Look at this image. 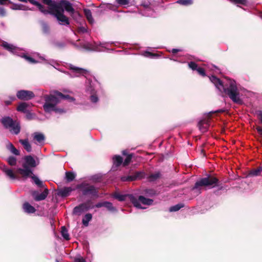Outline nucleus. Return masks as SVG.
Here are the masks:
<instances>
[{
    "instance_id": "4d7b16f0",
    "label": "nucleus",
    "mask_w": 262,
    "mask_h": 262,
    "mask_svg": "<svg viewBox=\"0 0 262 262\" xmlns=\"http://www.w3.org/2000/svg\"><path fill=\"white\" fill-rule=\"evenodd\" d=\"M179 51H181V50L178 49H172L170 52H171L172 53L174 54Z\"/></svg>"
},
{
    "instance_id": "a19ab883",
    "label": "nucleus",
    "mask_w": 262,
    "mask_h": 262,
    "mask_svg": "<svg viewBox=\"0 0 262 262\" xmlns=\"http://www.w3.org/2000/svg\"><path fill=\"white\" fill-rule=\"evenodd\" d=\"M132 158L133 154L128 155L123 163V165L126 166L128 165L131 161Z\"/></svg>"
},
{
    "instance_id": "052dcab7",
    "label": "nucleus",
    "mask_w": 262,
    "mask_h": 262,
    "mask_svg": "<svg viewBox=\"0 0 262 262\" xmlns=\"http://www.w3.org/2000/svg\"><path fill=\"white\" fill-rule=\"evenodd\" d=\"M122 154L124 155H127V151L126 150H123L122 151Z\"/></svg>"
},
{
    "instance_id": "e433bc0d",
    "label": "nucleus",
    "mask_w": 262,
    "mask_h": 262,
    "mask_svg": "<svg viewBox=\"0 0 262 262\" xmlns=\"http://www.w3.org/2000/svg\"><path fill=\"white\" fill-rule=\"evenodd\" d=\"M39 58L41 60L45 61L46 63H48V64H49L50 65H52L53 66H54V64H55L56 63L55 61H54L53 59L47 60V59H45V58L43 56H39Z\"/></svg>"
},
{
    "instance_id": "a211bd4d",
    "label": "nucleus",
    "mask_w": 262,
    "mask_h": 262,
    "mask_svg": "<svg viewBox=\"0 0 262 262\" xmlns=\"http://www.w3.org/2000/svg\"><path fill=\"white\" fill-rule=\"evenodd\" d=\"M209 119H204L200 120L198 122V127L202 133L206 132L209 127Z\"/></svg>"
},
{
    "instance_id": "c9c22d12",
    "label": "nucleus",
    "mask_w": 262,
    "mask_h": 262,
    "mask_svg": "<svg viewBox=\"0 0 262 262\" xmlns=\"http://www.w3.org/2000/svg\"><path fill=\"white\" fill-rule=\"evenodd\" d=\"M192 3V0H178L177 1V3L184 6L190 5Z\"/></svg>"
},
{
    "instance_id": "9b49d317",
    "label": "nucleus",
    "mask_w": 262,
    "mask_h": 262,
    "mask_svg": "<svg viewBox=\"0 0 262 262\" xmlns=\"http://www.w3.org/2000/svg\"><path fill=\"white\" fill-rule=\"evenodd\" d=\"M79 188H81L82 194L84 195H92L96 196L98 195V191L94 186L88 184L81 185L79 186Z\"/></svg>"
},
{
    "instance_id": "ea45409f",
    "label": "nucleus",
    "mask_w": 262,
    "mask_h": 262,
    "mask_svg": "<svg viewBox=\"0 0 262 262\" xmlns=\"http://www.w3.org/2000/svg\"><path fill=\"white\" fill-rule=\"evenodd\" d=\"M160 177V173L159 172H157L155 173L151 174L150 175L149 178L150 181H153L157 180Z\"/></svg>"
},
{
    "instance_id": "5fc2aeb1",
    "label": "nucleus",
    "mask_w": 262,
    "mask_h": 262,
    "mask_svg": "<svg viewBox=\"0 0 262 262\" xmlns=\"http://www.w3.org/2000/svg\"><path fill=\"white\" fill-rule=\"evenodd\" d=\"M75 262H86L84 259L80 257L75 259Z\"/></svg>"
},
{
    "instance_id": "58836bf2",
    "label": "nucleus",
    "mask_w": 262,
    "mask_h": 262,
    "mask_svg": "<svg viewBox=\"0 0 262 262\" xmlns=\"http://www.w3.org/2000/svg\"><path fill=\"white\" fill-rule=\"evenodd\" d=\"M7 161L8 163L11 165L14 166L16 164V158L11 156L8 158Z\"/></svg>"
},
{
    "instance_id": "6ab92c4d",
    "label": "nucleus",
    "mask_w": 262,
    "mask_h": 262,
    "mask_svg": "<svg viewBox=\"0 0 262 262\" xmlns=\"http://www.w3.org/2000/svg\"><path fill=\"white\" fill-rule=\"evenodd\" d=\"M33 139L36 141L35 143L39 145H43L45 143V137L42 133L35 132L33 134Z\"/></svg>"
},
{
    "instance_id": "864d4df0",
    "label": "nucleus",
    "mask_w": 262,
    "mask_h": 262,
    "mask_svg": "<svg viewBox=\"0 0 262 262\" xmlns=\"http://www.w3.org/2000/svg\"><path fill=\"white\" fill-rule=\"evenodd\" d=\"M28 1H29L31 4L35 5L37 7H38V6L40 4V3L35 0H27V2Z\"/></svg>"
},
{
    "instance_id": "b1692460",
    "label": "nucleus",
    "mask_w": 262,
    "mask_h": 262,
    "mask_svg": "<svg viewBox=\"0 0 262 262\" xmlns=\"http://www.w3.org/2000/svg\"><path fill=\"white\" fill-rule=\"evenodd\" d=\"M19 142L23 145L24 148L27 152H30L32 151V147L28 139H20Z\"/></svg>"
},
{
    "instance_id": "09e8293b",
    "label": "nucleus",
    "mask_w": 262,
    "mask_h": 262,
    "mask_svg": "<svg viewBox=\"0 0 262 262\" xmlns=\"http://www.w3.org/2000/svg\"><path fill=\"white\" fill-rule=\"evenodd\" d=\"M9 100L5 101V103L6 105H8L11 104V102L15 100V96H10L9 97Z\"/></svg>"
},
{
    "instance_id": "e2e57ef3",
    "label": "nucleus",
    "mask_w": 262,
    "mask_h": 262,
    "mask_svg": "<svg viewBox=\"0 0 262 262\" xmlns=\"http://www.w3.org/2000/svg\"><path fill=\"white\" fill-rule=\"evenodd\" d=\"M57 46H58L59 47H60V48H61V47H63V45H61V44H58V45H57Z\"/></svg>"
},
{
    "instance_id": "bb28decb",
    "label": "nucleus",
    "mask_w": 262,
    "mask_h": 262,
    "mask_svg": "<svg viewBox=\"0 0 262 262\" xmlns=\"http://www.w3.org/2000/svg\"><path fill=\"white\" fill-rule=\"evenodd\" d=\"M84 13L89 22L91 24H93L94 23V19L93 18L91 10L89 9H84Z\"/></svg>"
},
{
    "instance_id": "393cba45",
    "label": "nucleus",
    "mask_w": 262,
    "mask_h": 262,
    "mask_svg": "<svg viewBox=\"0 0 262 262\" xmlns=\"http://www.w3.org/2000/svg\"><path fill=\"white\" fill-rule=\"evenodd\" d=\"M30 104L26 102H21L17 106V110L19 112L26 113L28 111L27 108L30 107Z\"/></svg>"
},
{
    "instance_id": "a878e982",
    "label": "nucleus",
    "mask_w": 262,
    "mask_h": 262,
    "mask_svg": "<svg viewBox=\"0 0 262 262\" xmlns=\"http://www.w3.org/2000/svg\"><path fill=\"white\" fill-rule=\"evenodd\" d=\"M262 171V167H259L257 169H253L249 171V173L248 174V177H256L258 176H259L260 173Z\"/></svg>"
},
{
    "instance_id": "cd10ccee",
    "label": "nucleus",
    "mask_w": 262,
    "mask_h": 262,
    "mask_svg": "<svg viewBox=\"0 0 262 262\" xmlns=\"http://www.w3.org/2000/svg\"><path fill=\"white\" fill-rule=\"evenodd\" d=\"M7 149L10 151V152L16 155V156H18L19 155V150H18L13 145L10 143V142H9L7 145Z\"/></svg>"
},
{
    "instance_id": "79ce46f5",
    "label": "nucleus",
    "mask_w": 262,
    "mask_h": 262,
    "mask_svg": "<svg viewBox=\"0 0 262 262\" xmlns=\"http://www.w3.org/2000/svg\"><path fill=\"white\" fill-rule=\"evenodd\" d=\"M41 26L43 32L45 33H48L49 31V28L48 25L46 23L42 21Z\"/></svg>"
},
{
    "instance_id": "7ed1b4c3",
    "label": "nucleus",
    "mask_w": 262,
    "mask_h": 262,
    "mask_svg": "<svg viewBox=\"0 0 262 262\" xmlns=\"http://www.w3.org/2000/svg\"><path fill=\"white\" fill-rule=\"evenodd\" d=\"M42 1L49 7H52L62 12H64L65 10L75 19L77 20L80 17V14L75 11L72 4L67 0H60L59 2L52 0H42Z\"/></svg>"
},
{
    "instance_id": "dca6fc26",
    "label": "nucleus",
    "mask_w": 262,
    "mask_h": 262,
    "mask_svg": "<svg viewBox=\"0 0 262 262\" xmlns=\"http://www.w3.org/2000/svg\"><path fill=\"white\" fill-rule=\"evenodd\" d=\"M70 69L72 71L71 77H78L81 74H85L87 71L85 69L75 67L72 64L70 65Z\"/></svg>"
},
{
    "instance_id": "f03ea898",
    "label": "nucleus",
    "mask_w": 262,
    "mask_h": 262,
    "mask_svg": "<svg viewBox=\"0 0 262 262\" xmlns=\"http://www.w3.org/2000/svg\"><path fill=\"white\" fill-rule=\"evenodd\" d=\"M68 99L74 100V99L69 95H64L61 93L57 91L54 92L49 95L45 96V103L43 105L44 110L47 113L54 111L57 114L63 113L65 111L63 109L57 108L56 105L61 100Z\"/></svg>"
},
{
    "instance_id": "f8f14e48",
    "label": "nucleus",
    "mask_w": 262,
    "mask_h": 262,
    "mask_svg": "<svg viewBox=\"0 0 262 262\" xmlns=\"http://www.w3.org/2000/svg\"><path fill=\"white\" fill-rule=\"evenodd\" d=\"M17 97L20 100H28L34 97V93L30 91L20 90L17 92Z\"/></svg>"
},
{
    "instance_id": "8fccbe9b",
    "label": "nucleus",
    "mask_w": 262,
    "mask_h": 262,
    "mask_svg": "<svg viewBox=\"0 0 262 262\" xmlns=\"http://www.w3.org/2000/svg\"><path fill=\"white\" fill-rule=\"evenodd\" d=\"M6 15V11L5 9L3 7H0V16L4 17Z\"/></svg>"
},
{
    "instance_id": "f704fd0d",
    "label": "nucleus",
    "mask_w": 262,
    "mask_h": 262,
    "mask_svg": "<svg viewBox=\"0 0 262 262\" xmlns=\"http://www.w3.org/2000/svg\"><path fill=\"white\" fill-rule=\"evenodd\" d=\"M183 207H184V205L183 204H177L174 206L171 207L169 208V210L170 212L177 211Z\"/></svg>"
},
{
    "instance_id": "a18cd8bd",
    "label": "nucleus",
    "mask_w": 262,
    "mask_h": 262,
    "mask_svg": "<svg viewBox=\"0 0 262 262\" xmlns=\"http://www.w3.org/2000/svg\"><path fill=\"white\" fill-rule=\"evenodd\" d=\"M144 15L146 16H154L152 11H151L149 8H146L145 12Z\"/></svg>"
},
{
    "instance_id": "69168bd1",
    "label": "nucleus",
    "mask_w": 262,
    "mask_h": 262,
    "mask_svg": "<svg viewBox=\"0 0 262 262\" xmlns=\"http://www.w3.org/2000/svg\"><path fill=\"white\" fill-rule=\"evenodd\" d=\"M57 262H58V261H57Z\"/></svg>"
},
{
    "instance_id": "2f4dec72",
    "label": "nucleus",
    "mask_w": 262,
    "mask_h": 262,
    "mask_svg": "<svg viewBox=\"0 0 262 262\" xmlns=\"http://www.w3.org/2000/svg\"><path fill=\"white\" fill-rule=\"evenodd\" d=\"M76 174L75 173L71 171L66 172V179L68 182H71L75 179Z\"/></svg>"
},
{
    "instance_id": "0eeeda50",
    "label": "nucleus",
    "mask_w": 262,
    "mask_h": 262,
    "mask_svg": "<svg viewBox=\"0 0 262 262\" xmlns=\"http://www.w3.org/2000/svg\"><path fill=\"white\" fill-rule=\"evenodd\" d=\"M1 46L5 49L7 50L10 53L25 58L27 61H28L30 63H35L39 62L38 61L35 60L31 57L27 56L24 53L21 52V49L20 48L14 46L13 45L9 43L6 41H4L2 43Z\"/></svg>"
},
{
    "instance_id": "39448f33",
    "label": "nucleus",
    "mask_w": 262,
    "mask_h": 262,
    "mask_svg": "<svg viewBox=\"0 0 262 262\" xmlns=\"http://www.w3.org/2000/svg\"><path fill=\"white\" fill-rule=\"evenodd\" d=\"M217 182L218 180L215 177L208 176L203 178L196 182L192 190L197 193H200L202 186L208 187L210 188H213L216 186Z\"/></svg>"
},
{
    "instance_id": "412c9836",
    "label": "nucleus",
    "mask_w": 262,
    "mask_h": 262,
    "mask_svg": "<svg viewBox=\"0 0 262 262\" xmlns=\"http://www.w3.org/2000/svg\"><path fill=\"white\" fill-rule=\"evenodd\" d=\"M113 165L112 169L113 170H116L123 162V159L120 156L116 155L113 158Z\"/></svg>"
},
{
    "instance_id": "20e7f679",
    "label": "nucleus",
    "mask_w": 262,
    "mask_h": 262,
    "mask_svg": "<svg viewBox=\"0 0 262 262\" xmlns=\"http://www.w3.org/2000/svg\"><path fill=\"white\" fill-rule=\"evenodd\" d=\"M114 197L119 201H123L126 198H128L134 206L139 209H144L146 207L142 206V205L149 206L151 205L153 203L152 200L146 198L141 195L136 197L133 194H121L116 193L114 195Z\"/></svg>"
},
{
    "instance_id": "3c124183",
    "label": "nucleus",
    "mask_w": 262,
    "mask_h": 262,
    "mask_svg": "<svg viewBox=\"0 0 262 262\" xmlns=\"http://www.w3.org/2000/svg\"><path fill=\"white\" fill-rule=\"evenodd\" d=\"M26 118L28 119H32L33 118V114L31 113L30 112L27 111V112H26Z\"/></svg>"
},
{
    "instance_id": "680f3d73",
    "label": "nucleus",
    "mask_w": 262,
    "mask_h": 262,
    "mask_svg": "<svg viewBox=\"0 0 262 262\" xmlns=\"http://www.w3.org/2000/svg\"><path fill=\"white\" fill-rule=\"evenodd\" d=\"M18 1L22 2H27V0H18Z\"/></svg>"
},
{
    "instance_id": "423d86ee",
    "label": "nucleus",
    "mask_w": 262,
    "mask_h": 262,
    "mask_svg": "<svg viewBox=\"0 0 262 262\" xmlns=\"http://www.w3.org/2000/svg\"><path fill=\"white\" fill-rule=\"evenodd\" d=\"M36 166V162L31 156H27L24 158L23 168L18 169V172L24 177L27 178L33 174L32 168Z\"/></svg>"
},
{
    "instance_id": "0e129e2a",
    "label": "nucleus",
    "mask_w": 262,
    "mask_h": 262,
    "mask_svg": "<svg viewBox=\"0 0 262 262\" xmlns=\"http://www.w3.org/2000/svg\"><path fill=\"white\" fill-rule=\"evenodd\" d=\"M213 68H215V69H217L216 67L214 66H212Z\"/></svg>"
},
{
    "instance_id": "37998d69",
    "label": "nucleus",
    "mask_w": 262,
    "mask_h": 262,
    "mask_svg": "<svg viewBox=\"0 0 262 262\" xmlns=\"http://www.w3.org/2000/svg\"><path fill=\"white\" fill-rule=\"evenodd\" d=\"M23 6L21 4H13L10 8L12 10H23Z\"/></svg>"
},
{
    "instance_id": "c756f323",
    "label": "nucleus",
    "mask_w": 262,
    "mask_h": 262,
    "mask_svg": "<svg viewBox=\"0 0 262 262\" xmlns=\"http://www.w3.org/2000/svg\"><path fill=\"white\" fill-rule=\"evenodd\" d=\"M104 207H105L108 211L115 212L117 210L116 207H114L113 204L107 201H104Z\"/></svg>"
},
{
    "instance_id": "ddd939ff",
    "label": "nucleus",
    "mask_w": 262,
    "mask_h": 262,
    "mask_svg": "<svg viewBox=\"0 0 262 262\" xmlns=\"http://www.w3.org/2000/svg\"><path fill=\"white\" fill-rule=\"evenodd\" d=\"M144 172L142 171H137L134 174L128 176H123L121 178V180L123 182L125 181H133L136 180L137 179H141L143 177Z\"/></svg>"
},
{
    "instance_id": "c85d7f7f",
    "label": "nucleus",
    "mask_w": 262,
    "mask_h": 262,
    "mask_svg": "<svg viewBox=\"0 0 262 262\" xmlns=\"http://www.w3.org/2000/svg\"><path fill=\"white\" fill-rule=\"evenodd\" d=\"M31 177L34 183L37 185L39 187H43V183L39 179V178L34 175V174H31Z\"/></svg>"
},
{
    "instance_id": "473e14b6",
    "label": "nucleus",
    "mask_w": 262,
    "mask_h": 262,
    "mask_svg": "<svg viewBox=\"0 0 262 262\" xmlns=\"http://www.w3.org/2000/svg\"><path fill=\"white\" fill-rule=\"evenodd\" d=\"M61 234L62 236L66 240L68 241V240L70 239V236H69L68 231L64 226H62L61 227Z\"/></svg>"
},
{
    "instance_id": "bf43d9fd",
    "label": "nucleus",
    "mask_w": 262,
    "mask_h": 262,
    "mask_svg": "<svg viewBox=\"0 0 262 262\" xmlns=\"http://www.w3.org/2000/svg\"><path fill=\"white\" fill-rule=\"evenodd\" d=\"M257 130L259 134L262 135V127H257Z\"/></svg>"
},
{
    "instance_id": "de8ad7c7",
    "label": "nucleus",
    "mask_w": 262,
    "mask_h": 262,
    "mask_svg": "<svg viewBox=\"0 0 262 262\" xmlns=\"http://www.w3.org/2000/svg\"><path fill=\"white\" fill-rule=\"evenodd\" d=\"M143 55L145 57H149V58H153L154 56H156L155 54H153L152 53H151L149 52H148V51L145 52L143 53Z\"/></svg>"
},
{
    "instance_id": "5701e85b",
    "label": "nucleus",
    "mask_w": 262,
    "mask_h": 262,
    "mask_svg": "<svg viewBox=\"0 0 262 262\" xmlns=\"http://www.w3.org/2000/svg\"><path fill=\"white\" fill-rule=\"evenodd\" d=\"M23 208L24 212L29 214L33 213L36 211L35 208L31 205L28 202H25L24 203Z\"/></svg>"
},
{
    "instance_id": "f3484780",
    "label": "nucleus",
    "mask_w": 262,
    "mask_h": 262,
    "mask_svg": "<svg viewBox=\"0 0 262 262\" xmlns=\"http://www.w3.org/2000/svg\"><path fill=\"white\" fill-rule=\"evenodd\" d=\"M48 194V189L45 188L44 191L39 193L37 191H34L32 192V195L34 197L35 200L37 201H41L45 200Z\"/></svg>"
},
{
    "instance_id": "72a5a7b5",
    "label": "nucleus",
    "mask_w": 262,
    "mask_h": 262,
    "mask_svg": "<svg viewBox=\"0 0 262 262\" xmlns=\"http://www.w3.org/2000/svg\"><path fill=\"white\" fill-rule=\"evenodd\" d=\"M38 8L39 11L42 13L43 14L47 15L48 14H51L52 15L54 11H51V10L49 9V10L46 9L44 7L41 5L40 4L38 6Z\"/></svg>"
},
{
    "instance_id": "f257e3e1",
    "label": "nucleus",
    "mask_w": 262,
    "mask_h": 262,
    "mask_svg": "<svg viewBox=\"0 0 262 262\" xmlns=\"http://www.w3.org/2000/svg\"><path fill=\"white\" fill-rule=\"evenodd\" d=\"M209 79L213 83L221 94H225L234 103L242 104L239 89L236 81L230 78H226L224 81H221L215 76L209 77Z\"/></svg>"
},
{
    "instance_id": "4be33fe9",
    "label": "nucleus",
    "mask_w": 262,
    "mask_h": 262,
    "mask_svg": "<svg viewBox=\"0 0 262 262\" xmlns=\"http://www.w3.org/2000/svg\"><path fill=\"white\" fill-rule=\"evenodd\" d=\"M74 189L71 187H66L60 190L58 192V195L62 197H66L69 195Z\"/></svg>"
},
{
    "instance_id": "1a4fd4ad",
    "label": "nucleus",
    "mask_w": 262,
    "mask_h": 262,
    "mask_svg": "<svg viewBox=\"0 0 262 262\" xmlns=\"http://www.w3.org/2000/svg\"><path fill=\"white\" fill-rule=\"evenodd\" d=\"M99 85L98 82L96 80H89L88 84L86 85V91L90 94V100L93 103H96L98 101V97L96 94V88Z\"/></svg>"
},
{
    "instance_id": "c03bdc74",
    "label": "nucleus",
    "mask_w": 262,
    "mask_h": 262,
    "mask_svg": "<svg viewBox=\"0 0 262 262\" xmlns=\"http://www.w3.org/2000/svg\"><path fill=\"white\" fill-rule=\"evenodd\" d=\"M189 67L192 70H196L198 68V65L194 62H190L188 63Z\"/></svg>"
},
{
    "instance_id": "9d476101",
    "label": "nucleus",
    "mask_w": 262,
    "mask_h": 262,
    "mask_svg": "<svg viewBox=\"0 0 262 262\" xmlns=\"http://www.w3.org/2000/svg\"><path fill=\"white\" fill-rule=\"evenodd\" d=\"M49 8H50L51 11H54L52 15H54L57 18L60 25H69V19L63 14V12L52 7H49Z\"/></svg>"
},
{
    "instance_id": "6e6d98bb",
    "label": "nucleus",
    "mask_w": 262,
    "mask_h": 262,
    "mask_svg": "<svg viewBox=\"0 0 262 262\" xmlns=\"http://www.w3.org/2000/svg\"><path fill=\"white\" fill-rule=\"evenodd\" d=\"M104 202L98 203L96 204L95 206V207H96L97 208H100L101 207H104Z\"/></svg>"
},
{
    "instance_id": "13d9d810",
    "label": "nucleus",
    "mask_w": 262,
    "mask_h": 262,
    "mask_svg": "<svg viewBox=\"0 0 262 262\" xmlns=\"http://www.w3.org/2000/svg\"><path fill=\"white\" fill-rule=\"evenodd\" d=\"M258 115L260 122L262 123V111H259L258 112Z\"/></svg>"
},
{
    "instance_id": "7c9ffc66",
    "label": "nucleus",
    "mask_w": 262,
    "mask_h": 262,
    "mask_svg": "<svg viewBox=\"0 0 262 262\" xmlns=\"http://www.w3.org/2000/svg\"><path fill=\"white\" fill-rule=\"evenodd\" d=\"M92 215L91 213H87L82 219V224L85 226H88L89 222L92 220Z\"/></svg>"
},
{
    "instance_id": "6e6552de",
    "label": "nucleus",
    "mask_w": 262,
    "mask_h": 262,
    "mask_svg": "<svg viewBox=\"0 0 262 262\" xmlns=\"http://www.w3.org/2000/svg\"><path fill=\"white\" fill-rule=\"evenodd\" d=\"M1 123L6 128L9 129L11 134L17 135L19 133L20 130V124L18 122L14 121L11 118L9 117H3L1 119Z\"/></svg>"
},
{
    "instance_id": "603ef678",
    "label": "nucleus",
    "mask_w": 262,
    "mask_h": 262,
    "mask_svg": "<svg viewBox=\"0 0 262 262\" xmlns=\"http://www.w3.org/2000/svg\"><path fill=\"white\" fill-rule=\"evenodd\" d=\"M78 31L80 33H85L87 32V29L84 27H80L78 29Z\"/></svg>"
},
{
    "instance_id": "49530a36",
    "label": "nucleus",
    "mask_w": 262,
    "mask_h": 262,
    "mask_svg": "<svg viewBox=\"0 0 262 262\" xmlns=\"http://www.w3.org/2000/svg\"><path fill=\"white\" fill-rule=\"evenodd\" d=\"M196 71L199 73V74H200L202 76H206V74H205V71H204V70L203 68H200V67H198V68L197 69Z\"/></svg>"
},
{
    "instance_id": "aec40b11",
    "label": "nucleus",
    "mask_w": 262,
    "mask_h": 262,
    "mask_svg": "<svg viewBox=\"0 0 262 262\" xmlns=\"http://www.w3.org/2000/svg\"><path fill=\"white\" fill-rule=\"evenodd\" d=\"M1 169L6 176L10 179L13 180L17 179L13 171L11 169L8 168L6 166L3 165L1 167Z\"/></svg>"
},
{
    "instance_id": "4468645a",
    "label": "nucleus",
    "mask_w": 262,
    "mask_h": 262,
    "mask_svg": "<svg viewBox=\"0 0 262 262\" xmlns=\"http://www.w3.org/2000/svg\"><path fill=\"white\" fill-rule=\"evenodd\" d=\"M102 45L103 44L100 43V45H98L96 42L94 43H85L83 45V48L88 51H97L100 52L102 51V50L101 49V47H103Z\"/></svg>"
},
{
    "instance_id": "2eb2a0df",
    "label": "nucleus",
    "mask_w": 262,
    "mask_h": 262,
    "mask_svg": "<svg viewBox=\"0 0 262 262\" xmlns=\"http://www.w3.org/2000/svg\"><path fill=\"white\" fill-rule=\"evenodd\" d=\"M92 208H93V207H91L86 203H83L79 205L78 206L75 207L73 209V212L74 214L79 215L83 212L86 211Z\"/></svg>"
},
{
    "instance_id": "4c0bfd02",
    "label": "nucleus",
    "mask_w": 262,
    "mask_h": 262,
    "mask_svg": "<svg viewBox=\"0 0 262 262\" xmlns=\"http://www.w3.org/2000/svg\"><path fill=\"white\" fill-rule=\"evenodd\" d=\"M118 4L120 6L126 7L128 5L129 0H116Z\"/></svg>"
}]
</instances>
